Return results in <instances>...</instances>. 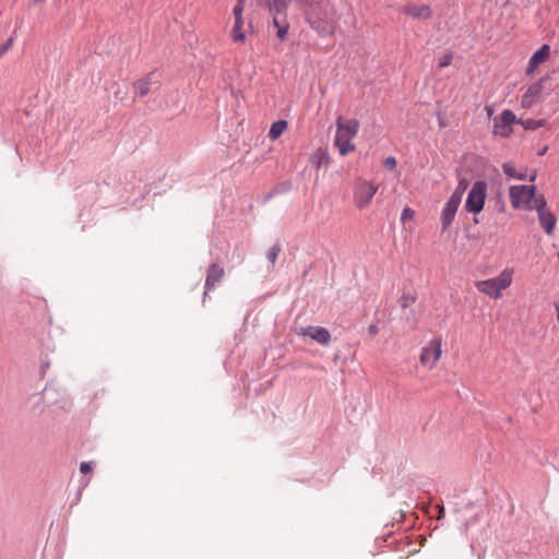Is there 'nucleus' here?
<instances>
[{
    "instance_id": "c756f323",
    "label": "nucleus",
    "mask_w": 559,
    "mask_h": 559,
    "mask_svg": "<svg viewBox=\"0 0 559 559\" xmlns=\"http://www.w3.org/2000/svg\"><path fill=\"white\" fill-rule=\"evenodd\" d=\"M368 330H369V333H370V334L374 335V334H377V333H378V325H377V324H374V323H373V324H370V326H369V329H368Z\"/></svg>"
},
{
    "instance_id": "20e7f679",
    "label": "nucleus",
    "mask_w": 559,
    "mask_h": 559,
    "mask_svg": "<svg viewBox=\"0 0 559 559\" xmlns=\"http://www.w3.org/2000/svg\"><path fill=\"white\" fill-rule=\"evenodd\" d=\"M466 188H467V181L464 179L460 180L456 188L454 189V191L452 192V194L445 202L444 207L442 209L441 214H440L442 230H447L453 223Z\"/></svg>"
},
{
    "instance_id": "bb28decb",
    "label": "nucleus",
    "mask_w": 559,
    "mask_h": 559,
    "mask_svg": "<svg viewBox=\"0 0 559 559\" xmlns=\"http://www.w3.org/2000/svg\"><path fill=\"white\" fill-rule=\"evenodd\" d=\"M414 211L409 207H405L401 213V221H411L414 218Z\"/></svg>"
},
{
    "instance_id": "9d476101",
    "label": "nucleus",
    "mask_w": 559,
    "mask_h": 559,
    "mask_svg": "<svg viewBox=\"0 0 559 559\" xmlns=\"http://www.w3.org/2000/svg\"><path fill=\"white\" fill-rule=\"evenodd\" d=\"M514 122L515 115L510 109H504L493 121V133L503 138L509 136Z\"/></svg>"
},
{
    "instance_id": "dca6fc26",
    "label": "nucleus",
    "mask_w": 559,
    "mask_h": 559,
    "mask_svg": "<svg viewBox=\"0 0 559 559\" xmlns=\"http://www.w3.org/2000/svg\"><path fill=\"white\" fill-rule=\"evenodd\" d=\"M402 11L413 19L426 20L431 16V9L427 4L409 3L403 7Z\"/></svg>"
},
{
    "instance_id": "f03ea898",
    "label": "nucleus",
    "mask_w": 559,
    "mask_h": 559,
    "mask_svg": "<svg viewBox=\"0 0 559 559\" xmlns=\"http://www.w3.org/2000/svg\"><path fill=\"white\" fill-rule=\"evenodd\" d=\"M513 276L514 270L506 267L495 277L475 282V287L480 294L497 300L502 297V292L511 286Z\"/></svg>"
},
{
    "instance_id": "2f4dec72",
    "label": "nucleus",
    "mask_w": 559,
    "mask_h": 559,
    "mask_svg": "<svg viewBox=\"0 0 559 559\" xmlns=\"http://www.w3.org/2000/svg\"><path fill=\"white\" fill-rule=\"evenodd\" d=\"M536 179V173L534 171L531 176H530V181H534Z\"/></svg>"
},
{
    "instance_id": "423d86ee",
    "label": "nucleus",
    "mask_w": 559,
    "mask_h": 559,
    "mask_svg": "<svg viewBox=\"0 0 559 559\" xmlns=\"http://www.w3.org/2000/svg\"><path fill=\"white\" fill-rule=\"evenodd\" d=\"M246 0H238L233 9V15L235 19L234 25L230 31V37L234 43L243 44L247 39V33L252 31V23H248L245 27L243 10Z\"/></svg>"
},
{
    "instance_id": "4be33fe9",
    "label": "nucleus",
    "mask_w": 559,
    "mask_h": 559,
    "mask_svg": "<svg viewBox=\"0 0 559 559\" xmlns=\"http://www.w3.org/2000/svg\"><path fill=\"white\" fill-rule=\"evenodd\" d=\"M502 169H503V173L509 178H514V179H519V180L526 179V174L525 173H520V171L515 170V168L510 163H504L502 165Z\"/></svg>"
},
{
    "instance_id": "412c9836",
    "label": "nucleus",
    "mask_w": 559,
    "mask_h": 559,
    "mask_svg": "<svg viewBox=\"0 0 559 559\" xmlns=\"http://www.w3.org/2000/svg\"><path fill=\"white\" fill-rule=\"evenodd\" d=\"M287 129V121L286 120H277L272 123L270 131H269V138L271 140L278 139L284 131Z\"/></svg>"
},
{
    "instance_id": "7ed1b4c3",
    "label": "nucleus",
    "mask_w": 559,
    "mask_h": 559,
    "mask_svg": "<svg viewBox=\"0 0 559 559\" xmlns=\"http://www.w3.org/2000/svg\"><path fill=\"white\" fill-rule=\"evenodd\" d=\"M359 122L356 119H344L338 117L336 120V132L334 144L342 156L355 151L352 140L357 135Z\"/></svg>"
},
{
    "instance_id": "f8f14e48",
    "label": "nucleus",
    "mask_w": 559,
    "mask_h": 559,
    "mask_svg": "<svg viewBox=\"0 0 559 559\" xmlns=\"http://www.w3.org/2000/svg\"><path fill=\"white\" fill-rule=\"evenodd\" d=\"M158 73L156 71H152L134 83V91L139 96L143 97L147 95L153 88L158 87Z\"/></svg>"
},
{
    "instance_id": "5701e85b",
    "label": "nucleus",
    "mask_w": 559,
    "mask_h": 559,
    "mask_svg": "<svg viewBox=\"0 0 559 559\" xmlns=\"http://www.w3.org/2000/svg\"><path fill=\"white\" fill-rule=\"evenodd\" d=\"M281 252V248L278 246H272L269 251H267V260L272 263V264H275L276 260H277V257Z\"/></svg>"
},
{
    "instance_id": "b1692460",
    "label": "nucleus",
    "mask_w": 559,
    "mask_h": 559,
    "mask_svg": "<svg viewBox=\"0 0 559 559\" xmlns=\"http://www.w3.org/2000/svg\"><path fill=\"white\" fill-rule=\"evenodd\" d=\"M451 62H452V55L451 53H443L438 59V66L440 68H445V67L450 66Z\"/></svg>"
},
{
    "instance_id": "0eeeda50",
    "label": "nucleus",
    "mask_w": 559,
    "mask_h": 559,
    "mask_svg": "<svg viewBox=\"0 0 559 559\" xmlns=\"http://www.w3.org/2000/svg\"><path fill=\"white\" fill-rule=\"evenodd\" d=\"M378 185L368 180L357 181L354 188V203L358 209L367 207L378 191Z\"/></svg>"
},
{
    "instance_id": "393cba45",
    "label": "nucleus",
    "mask_w": 559,
    "mask_h": 559,
    "mask_svg": "<svg viewBox=\"0 0 559 559\" xmlns=\"http://www.w3.org/2000/svg\"><path fill=\"white\" fill-rule=\"evenodd\" d=\"M415 301V298L409 295V294H405L401 297V300H400V304L403 308H407L409 307L413 302Z\"/></svg>"
},
{
    "instance_id": "cd10ccee",
    "label": "nucleus",
    "mask_w": 559,
    "mask_h": 559,
    "mask_svg": "<svg viewBox=\"0 0 559 559\" xmlns=\"http://www.w3.org/2000/svg\"><path fill=\"white\" fill-rule=\"evenodd\" d=\"M13 38H9L3 45L0 46V58L12 47Z\"/></svg>"
},
{
    "instance_id": "473e14b6",
    "label": "nucleus",
    "mask_w": 559,
    "mask_h": 559,
    "mask_svg": "<svg viewBox=\"0 0 559 559\" xmlns=\"http://www.w3.org/2000/svg\"><path fill=\"white\" fill-rule=\"evenodd\" d=\"M556 311H557V321L559 323V305H556Z\"/></svg>"
},
{
    "instance_id": "9b49d317",
    "label": "nucleus",
    "mask_w": 559,
    "mask_h": 559,
    "mask_svg": "<svg viewBox=\"0 0 559 559\" xmlns=\"http://www.w3.org/2000/svg\"><path fill=\"white\" fill-rule=\"evenodd\" d=\"M546 200L543 195H538L535 209L538 213V219L547 235H551L556 225V218L551 212L545 209Z\"/></svg>"
},
{
    "instance_id": "ddd939ff",
    "label": "nucleus",
    "mask_w": 559,
    "mask_h": 559,
    "mask_svg": "<svg viewBox=\"0 0 559 559\" xmlns=\"http://www.w3.org/2000/svg\"><path fill=\"white\" fill-rule=\"evenodd\" d=\"M302 336H308L321 345H326L331 341V334L328 329L322 326H306L299 332Z\"/></svg>"
},
{
    "instance_id": "2eb2a0df",
    "label": "nucleus",
    "mask_w": 559,
    "mask_h": 559,
    "mask_svg": "<svg viewBox=\"0 0 559 559\" xmlns=\"http://www.w3.org/2000/svg\"><path fill=\"white\" fill-rule=\"evenodd\" d=\"M224 269L219 266L218 264H211L207 269V275L205 280V292L204 296L207 295V293L216 285L218 284L223 277H224Z\"/></svg>"
},
{
    "instance_id": "1a4fd4ad",
    "label": "nucleus",
    "mask_w": 559,
    "mask_h": 559,
    "mask_svg": "<svg viewBox=\"0 0 559 559\" xmlns=\"http://www.w3.org/2000/svg\"><path fill=\"white\" fill-rule=\"evenodd\" d=\"M442 355V341L440 337L432 338L420 353V364L431 370L436 367Z\"/></svg>"
},
{
    "instance_id": "c85d7f7f",
    "label": "nucleus",
    "mask_w": 559,
    "mask_h": 559,
    "mask_svg": "<svg viewBox=\"0 0 559 559\" xmlns=\"http://www.w3.org/2000/svg\"><path fill=\"white\" fill-rule=\"evenodd\" d=\"M80 471L83 474H86L92 471V462H82L80 464Z\"/></svg>"
},
{
    "instance_id": "4468645a",
    "label": "nucleus",
    "mask_w": 559,
    "mask_h": 559,
    "mask_svg": "<svg viewBox=\"0 0 559 559\" xmlns=\"http://www.w3.org/2000/svg\"><path fill=\"white\" fill-rule=\"evenodd\" d=\"M543 87L544 86H543L542 81L531 84L527 87L524 95L522 96L521 106L523 108L528 109V108H532L535 104H537V102L539 100Z\"/></svg>"
},
{
    "instance_id": "6e6552de",
    "label": "nucleus",
    "mask_w": 559,
    "mask_h": 559,
    "mask_svg": "<svg viewBox=\"0 0 559 559\" xmlns=\"http://www.w3.org/2000/svg\"><path fill=\"white\" fill-rule=\"evenodd\" d=\"M487 185L485 181L473 183L465 202V209L469 213H479L485 205Z\"/></svg>"
},
{
    "instance_id": "aec40b11",
    "label": "nucleus",
    "mask_w": 559,
    "mask_h": 559,
    "mask_svg": "<svg viewBox=\"0 0 559 559\" xmlns=\"http://www.w3.org/2000/svg\"><path fill=\"white\" fill-rule=\"evenodd\" d=\"M290 0H270L266 7L271 14H282L288 8Z\"/></svg>"
},
{
    "instance_id": "6ab92c4d",
    "label": "nucleus",
    "mask_w": 559,
    "mask_h": 559,
    "mask_svg": "<svg viewBox=\"0 0 559 559\" xmlns=\"http://www.w3.org/2000/svg\"><path fill=\"white\" fill-rule=\"evenodd\" d=\"M272 15H273L272 24L276 28V36L281 40H285L287 37V34H288V29H289L288 22L286 21L285 17H280L278 16L280 14H272Z\"/></svg>"
},
{
    "instance_id": "f3484780",
    "label": "nucleus",
    "mask_w": 559,
    "mask_h": 559,
    "mask_svg": "<svg viewBox=\"0 0 559 559\" xmlns=\"http://www.w3.org/2000/svg\"><path fill=\"white\" fill-rule=\"evenodd\" d=\"M550 47L547 44H544L538 50H536L532 57L530 58V63L527 68V73H533L534 70L543 62L547 60L549 57Z\"/></svg>"
},
{
    "instance_id": "7c9ffc66",
    "label": "nucleus",
    "mask_w": 559,
    "mask_h": 559,
    "mask_svg": "<svg viewBox=\"0 0 559 559\" xmlns=\"http://www.w3.org/2000/svg\"><path fill=\"white\" fill-rule=\"evenodd\" d=\"M524 126H525L526 128H534V126L531 123V121H526V122L524 123ZM539 126H540V123L535 124V127H539Z\"/></svg>"
},
{
    "instance_id": "a878e982",
    "label": "nucleus",
    "mask_w": 559,
    "mask_h": 559,
    "mask_svg": "<svg viewBox=\"0 0 559 559\" xmlns=\"http://www.w3.org/2000/svg\"><path fill=\"white\" fill-rule=\"evenodd\" d=\"M383 165L390 169V170H394L396 168V165H397V162H396V158L393 157V156H389L386 157L384 160H383Z\"/></svg>"
},
{
    "instance_id": "39448f33",
    "label": "nucleus",
    "mask_w": 559,
    "mask_h": 559,
    "mask_svg": "<svg viewBox=\"0 0 559 559\" xmlns=\"http://www.w3.org/2000/svg\"><path fill=\"white\" fill-rule=\"evenodd\" d=\"M511 204L514 209H525L527 211L534 210L537 204L535 195V186H511L509 189Z\"/></svg>"
},
{
    "instance_id": "a211bd4d",
    "label": "nucleus",
    "mask_w": 559,
    "mask_h": 559,
    "mask_svg": "<svg viewBox=\"0 0 559 559\" xmlns=\"http://www.w3.org/2000/svg\"><path fill=\"white\" fill-rule=\"evenodd\" d=\"M330 163V156L323 148H318L310 156V164L316 168H326Z\"/></svg>"
},
{
    "instance_id": "f257e3e1",
    "label": "nucleus",
    "mask_w": 559,
    "mask_h": 559,
    "mask_svg": "<svg viewBox=\"0 0 559 559\" xmlns=\"http://www.w3.org/2000/svg\"><path fill=\"white\" fill-rule=\"evenodd\" d=\"M306 20L321 36L331 35L336 26V10L329 0H320L306 10Z\"/></svg>"
}]
</instances>
